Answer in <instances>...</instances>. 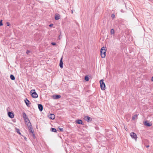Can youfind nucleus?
Segmentation results:
<instances>
[{"instance_id": "nucleus-1", "label": "nucleus", "mask_w": 153, "mask_h": 153, "mask_svg": "<svg viewBox=\"0 0 153 153\" xmlns=\"http://www.w3.org/2000/svg\"><path fill=\"white\" fill-rule=\"evenodd\" d=\"M25 124L27 125L28 127L29 132L32 134L33 136L34 134H33V129L32 128V126L31 125V124L27 117L24 119Z\"/></svg>"}, {"instance_id": "nucleus-2", "label": "nucleus", "mask_w": 153, "mask_h": 153, "mask_svg": "<svg viewBox=\"0 0 153 153\" xmlns=\"http://www.w3.org/2000/svg\"><path fill=\"white\" fill-rule=\"evenodd\" d=\"M105 47H103L101 49V56L102 58H104L105 56V53L106 51V50L105 49Z\"/></svg>"}, {"instance_id": "nucleus-3", "label": "nucleus", "mask_w": 153, "mask_h": 153, "mask_svg": "<svg viewBox=\"0 0 153 153\" xmlns=\"http://www.w3.org/2000/svg\"><path fill=\"white\" fill-rule=\"evenodd\" d=\"M32 97L34 98H36L38 97V94L36 92L35 90H32L30 92Z\"/></svg>"}, {"instance_id": "nucleus-4", "label": "nucleus", "mask_w": 153, "mask_h": 153, "mask_svg": "<svg viewBox=\"0 0 153 153\" xmlns=\"http://www.w3.org/2000/svg\"><path fill=\"white\" fill-rule=\"evenodd\" d=\"M101 88L102 90H104L105 89V83L103 82V80L101 79L100 82Z\"/></svg>"}, {"instance_id": "nucleus-5", "label": "nucleus", "mask_w": 153, "mask_h": 153, "mask_svg": "<svg viewBox=\"0 0 153 153\" xmlns=\"http://www.w3.org/2000/svg\"><path fill=\"white\" fill-rule=\"evenodd\" d=\"M130 136L132 138L135 140V141H137V135L134 132H131L130 134Z\"/></svg>"}, {"instance_id": "nucleus-6", "label": "nucleus", "mask_w": 153, "mask_h": 153, "mask_svg": "<svg viewBox=\"0 0 153 153\" xmlns=\"http://www.w3.org/2000/svg\"><path fill=\"white\" fill-rule=\"evenodd\" d=\"M61 96L59 95H53L52 97L54 99H57L60 98Z\"/></svg>"}, {"instance_id": "nucleus-7", "label": "nucleus", "mask_w": 153, "mask_h": 153, "mask_svg": "<svg viewBox=\"0 0 153 153\" xmlns=\"http://www.w3.org/2000/svg\"><path fill=\"white\" fill-rule=\"evenodd\" d=\"M48 118L51 119L53 120L55 119V115L53 114H51L48 115Z\"/></svg>"}, {"instance_id": "nucleus-8", "label": "nucleus", "mask_w": 153, "mask_h": 153, "mask_svg": "<svg viewBox=\"0 0 153 153\" xmlns=\"http://www.w3.org/2000/svg\"><path fill=\"white\" fill-rule=\"evenodd\" d=\"M145 125L149 127L152 126V124L151 123L149 122L148 121L146 120L145 122Z\"/></svg>"}, {"instance_id": "nucleus-9", "label": "nucleus", "mask_w": 153, "mask_h": 153, "mask_svg": "<svg viewBox=\"0 0 153 153\" xmlns=\"http://www.w3.org/2000/svg\"><path fill=\"white\" fill-rule=\"evenodd\" d=\"M8 116L10 118H12L14 117V114L12 112H8Z\"/></svg>"}, {"instance_id": "nucleus-10", "label": "nucleus", "mask_w": 153, "mask_h": 153, "mask_svg": "<svg viewBox=\"0 0 153 153\" xmlns=\"http://www.w3.org/2000/svg\"><path fill=\"white\" fill-rule=\"evenodd\" d=\"M76 123L78 124H80L81 125H83L84 123L82 122V121L80 120H76Z\"/></svg>"}, {"instance_id": "nucleus-11", "label": "nucleus", "mask_w": 153, "mask_h": 153, "mask_svg": "<svg viewBox=\"0 0 153 153\" xmlns=\"http://www.w3.org/2000/svg\"><path fill=\"white\" fill-rule=\"evenodd\" d=\"M38 108L39 110V111H42L43 109V107L42 105L41 104H38Z\"/></svg>"}, {"instance_id": "nucleus-12", "label": "nucleus", "mask_w": 153, "mask_h": 153, "mask_svg": "<svg viewBox=\"0 0 153 153\" xmlns=\"http://www.w3.org/2000/svg\"><path fill=\"white\" fill-rule=\"evenodd\" d=\"M24 101L27 105L28 107L29 106L30 104V102L27 99L25 100Z\"/></svg>"}, {"instance_id": "nucleus-13", "label": "nucleus", "mask_w": 153, "mask_h": 153, "mask_svg": "<svg viewBox=\"0 0 153 153\" xmlns=\"http://www.w3.org/2000/svg\"><path fill=\"white\" fill-rule=\"evenodd\" d=\"M62 57L60 59L59 63V66H60V68H62L63 67V63L62 62Z\"/></svg>"}, {"instance_id": "nucleus-14", "label": "nucleus", "mask_w": 153, "mask_h": 153, "mask_svg": "<svg viewBox=\"0 0 153 153\" xmlns=\"http://www.w3.org/2000/svg\"><path fill=\"white\" fill-rule=\"evenodd\" d=\"M60 16L59 14H56L55 15V19L56 20H57L60 19Z\"/></svg>"}, {"instance_id": "nucleus-15", "label": "nucleus", "mask_w": 153, "mask_h": 153, "mask_svg": "<svg viewBox=\"0 0 153 153\" xmlns=\"http://www.w3.org/2000/svg\"><path fill=\"white\" fill-rule=\"evenodd\" d=\"M90 119L91 118L89 117L86 116L85 117V119L86 120L88 121V122H89L90 121Z\"/></svg>"}, {"instance_id": "nucleus-16", "label": "nucleus", "mask_w": 153, "mask_h": 153, "mask_svg": "<svg viewBox=\"0 0 153 153\" xmlns=\"http://www.w3.org/2000/svg\"><path fill=\"white\" fill-rule=\"evenodd\" d=\"M138 115L135 114L132 117V119L133 120H134L137 117Z\"/></svg>"}, {"instance_id": "nucleus-17", "label": "nucleus", "mask_w": 153, "mask_h": 153, "mask_svg": "<svg viewBox=\"0 0 153 153\" xmlns=\"http://www.w3.org/2000/svg\"><path fill=\"white\" fill-rule=\"evenodd\" d=\"M22 115H23V117L24 119H25V118L27 117V115L25 112H23L22 113Z\"/></svg>"}, {"instance_id": "nucleus-18", "label": "nucleus", "mask_w": 153, "mask_h": 153, "mask_svg": "<svg viewBox=\"0 0 153 153\" xmlns=\"http://www.w3.org/2000/svg\"><path fill=\"white\" fill-rule=\"evenodd\" d=\"M51 131L52 132H56V129L55 128H51Z\"/></svg>"}, {"instance_id": "nucleus-19", "label": "nucleus", "mask_w": 153, "mask_h": 153, "mask_svg": "<svg viewBox=\"0 0 153 153\" xmlns=\"http://www.w3.org/2000/svg\"><path fill=\"white\" fill-rule=\"evenodd\" d=\"M10 78L12 80H14L15 79L14 76L13 75H10Z\"/></svg>"}, {"instance_id": "nucleus-20", "label": "nucleus", "mask_w": 153, "mask_h": 153, "mask_svg": "<svg viewBox=\"0 0 153 153\" xmlns=\"http://www.w3.org/2000/svg\"><path fill=\"white\" fill-rule=\"evenodd\" d=\"M16 131L20 135H21V133H20V130L19 129L16 128Z\"/></svg>"}, {"instance_id": "nucleus-21", "label": "nucleus", "mask_w": 153, "mask_h": 153, "mask_svg": "<svg viewBox=\"0 0 153 153\" xmlns=\"http://www.w3.org/2000/svg\"><path fill=\"white\" fill-rule=\"evenodd\" d=\"M110 33L111 34H114V29H112L111 30Z\"/></svg>"}, {"instance_id": "nucleus-22", "label": "nucleus", "mask_w": 153, "mask_h": 153, "mask_svg": "<svg viewBox=\"0 0 153 153\" xmlns=\"http://www.w3.org/2000/svg\"><path fill=\"white\" fill-rule=\"evenodd\" d=\"M85 79L86 81H88L89 80V77L87 76H85Z\"/></svg>"}, {"instance_id": "nucleus-23", "label": "nucleus", "mask_w": 153, "mask_h": 153, "mask_svg": "<svg viewBox=\"0 0 153 153\" xmlns=\"http://www.w3.org/2000/svg\"><path fill=\"white\" fill-rule=\"evenodd\" d=\"M58 129L59 130V131H63V128H59Z\"/></svg>"}, {"instance_id": "nucleus-24", "label": "nucleus", "mask_w": 153, "mask_h": 153, "mask_svg": "<svg viewBox=\"0 0 153 153\" xmlns=\"http://www.w3.org/2000/svg\"><path fill=\"white\" fill-rule=\"evenodd\" d=\"M115 16L114 14H112L111 15V17L113 19H114L115 18Z\"/></svg>"}, {"instance_id": "nucleus-25", "label": "nucleus", "mask_w": 153, "mask_h": 153, "mask_svg": "<svg viewBox=\"0 0 153 153\" xmlns=\"http://www.w3.org/2000/svg\"><path fill=\"white\" fill-rule=\"evenodd\" d=\"M6 24L8 26H9L10 25V23L9 22H7L6 23Z\"/></svg>"}, {"instance_id": "nucleus-26", "label": "nucleus", "mask_w": 153, "mask_h": 153, "mask_svg": "<svg viewBox=\"0 0 153 153\" xmlns=\"http://www.w3.org/2000/svg\"><path fill=\"white\" fill-rule=\"evenodd\" d=\"M51 44L53 45H56L55 42H51Z\"/></svg>"}, {"instance_id": "nucleus-27", "label": "nucleus", "mask_w": 153, "mask_h": 153, "mask_svg": "<svg viewBox=\"0 0 153 153\" xmlns=\"http://www.w3.org/2000/svg\"><path fill=\"white\" fill-rule=\"evenodd\" d=\"M30 52V51L29 50H27V51H26V53L27 54H28Z\"/></svg>"}, {"instance_id": "nucleus-28", "label": "nucleus", "mask_w": 153, "mask_h": 153, "mask_svg": "<svg viewBox=\"0 0 153 153\" xmlns=\"http://www.w3.org/2000/svg\"><path fill=\"white\" fill-rule=\"evenodd\" d=\"M2 20H1L0 21V26H1V25H3V24L2 23Z\"/></svg>"}, {"instance_id": "nucleus-29", "label": "nucleus", "mask_w": 153, "mask_h": 153, "mask_svg": "<svg viewBox=\"0 0 153 153\" xmlns=\"http://www.w3.org/2000/svg\"><path fill=\"white\" fill-rule=\"evenodd\" d=\"M53 25V24H50L49 26V27H52Z\"/></svg>"}, {"instance_id": "nucleus-30", "label": "nucleus", "mask_w": 153, "mask_h": 153, "mask_svg": "<svg viewBox=\"0 0 153 153\" xmlns=\"http://www.w3.org/2000/svg\"><path fill=\"white\" fill-rule=\"evenodd\" d=\"M151 80L152 81H153V76Z\"/></svg>"}, {"instance_id": "nucleus-31", "label": "nucleus", "mask_w": 153, "mask_h": 153, "mask_svg": "<svg viewBox=\"0 0 153 153\" xmlns=\"http://www.w3.org/2000/svg\"><path fill=\"white\" fill-rule=\"evenodd\" d=\"M149 146V145H147L146 146V147L147 148H148Z\"/></svg>"}, {"instance_id": "nucleus-32", "label": "nucleus", "mask_w": 153, "mask_h": 153, "mask_svg": "<svg viewBox=\"0 0 153 153\" xmlns=\"http://www.w3.org/2000/svg\"><path fill=\"white\" fill-rule=\"evenodd\" d=\"M71 13L72 14L73 13V10H71Z\"/></svg>"}]
</instances>
